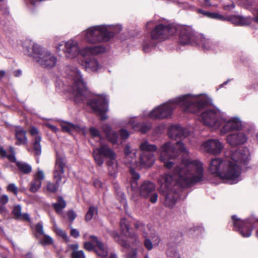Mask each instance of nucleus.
<instances>
[{"label": "nucleus", "mask_w": 258, "mask_h": 258, "mask_svg": "<svg viewBox=\"0 0 258 258\" xmlns=\"http://www.w3.org/2000/svg\"><path fill=\"white\" fill-rule=\"evenodd\" d=\"M223 148V144L217 139L209 140L203 143L201 146L202 150L215 155L220 154Z\"/></svg>", "instance_id": "nucleus-16"}, {"label": "nucleus", "mask_w": 258, "mask_h": 258, "mask_svg": "<svg viewBox=\"0 0 258 258\" xmlns=\"http://www.w3.org/2000/svg\"><path fill=\"white\" fill-rule=\"evenodd\" d=\"M29 132L34 140H37L38 138H41L38 130L34 126L31 127Z\"/></svg>", "instance_id": "nucleus-49"}, {"label": "nucleus", "mask_w": 258, "mask_h": 258, "mask_svg": "<svg viewBox=\"0 0 258 258\" xmlns=\"http://www.w3.org/2000/svg\"><path fill=\"white\" fill-rule=\"evenodd\" d=\"M130 172L133 178V180L131 184V188L133 190H135L138 188L137 180L140 178V175L137 172H136L135 169L133 168H131Z\"/></svg>", "instance_id": "nucleus-37"}, {"label": "nucleus", "mask_w": 258, "mask_h": 258, "mask_svg": "<svg viewBox=\"0 0 258 258\" xmlns=\"http://www.w3.org/2000/svg\"><path fill=\"white\" fill-rule=\"evenodd\" d=\"M106 51V48L102 46H96L94 47H87L81 51L82 55H86L88 53L91 54H98Z\"/></svg>", "instance_id": "nucleus-28"}, {"label": "nucleus", "mask_w": 258, "mask_h": 258, "mask_svg": "<svg viewBox=\"0 0 258 258\" xmlns=\"http://www.w3.org/2000/svg\"><path fill=\"white\" fill-rule=\"evenodd\" d=\"M127 125H131L132 128L136 131H139L141 133H146L149 131L151 128L150 124H141L136 120L135 117L131 118L127 123Z\"/></svg>", "instance_id": "nucleus-24"}, {"label": "nucleus", "mask_w": 258, "mask_h": 258, "mask_svg": "<svg viewBox=\"0 0 258 258\" xmlns=\"http://www.w3.org/2000/svg\"><path fill=\"white\" fill-rule=\"evenodd\" d=\"M59 51L62 50L65 56L68 58H74L79 53L80 50L77 41L69 40L68 41H63L56 46Z\"/></svg>", "instance_id": "nucleus-13"}, {"label": "nucleus", "mask_w": 258, "mask_h": 258, "mask_svg": "<svg viewBox=\"0 0 258 258\" xmlns=\"http://www.w3.org/2000/svg\"><path fill=\"white\" fill-rule=\"evenodd\" d=\"M9 197L8 196L6 195H3L0 197V203L2 204V205H6L9 201Z\"/></svg>", "instance_id": "nucleus-56"}, {"label": "nucleus", "mask_w": 258, "mask_h": 258, "mask_svg": "<svg viewBox=\"0 0 258 258\" xmlns=\"http://www.w3.org/2000/svg\"><path fill=\"white\" fill-rule=\"evenodd\" d=\"M8 190L13 192L16 196L18 194V188L14 183L10 184L7 187Z\"/></svg>", "instance_id": "nucleus-53"}, {"label": "nucleus", "mask_w": 258, "mask_h": 258, "mask_svg": "<svg viewBox=\"0 0 258 258\" xmlns=\"http://www.w3.org/2000/svg\"><path fill=\"white\" fill-rule=\"evenodd\" d=\"M41 140V138H38L37 140H34L33 149L36 155H39L41 153V147L40 144Z\"/></svg>", "instance_id": "nucleus-41"}, {"label": "nucleus", "mask_w": 258, "mask_h": 258, "mask_svg": "<svg viewBox=\"0 0 258 258\" xmlns=\"http://www.w3.org/2000/svg\"><path fill=\"white\" fill-rule=\"evenodd\" d=\"M234 7L235 5L232 3L228 5H225L223 7L224 9L226 11H231L233 10L234 8Z\"/></svg>", "instance_id": "nucleus-62"}, {"label": "nucleus", "mask_w": 258, "mask_h": 258, "mask_svg": "<svg viewBox=\"0 0 258 258\" xmlns=\"http://www.w3.org/2000/svg\"><path fill=\"white\" fill-rule=\"evenodd\" d=\"M89 238L94 243H95L94 251L96 254L100 258L106 257L108 254L107 245L102 242L98 237L95 236L91 235L89 236Z\"/></svg>", "instance_id": "nucleus-19"}, {"label": "nucleus", "mask_w": 258, "mask_h": 258, "mask_svg": "<svg viewBox=\"0 0 258 258\" xmlns=\"http://www.w3.org/2000/svg\"><path fill=\"white\" fill-rule=\"evenodd\" d=\"M72 250L71 253L72 258H86V255L83 250H79V245L78 244H73L69 246Z\"/></svg>", "instance_id": "nucleus-33"}, {"label": "nucleus", "mask_w": 258, "mask_h": 258, "mask_svg": "<svg viewBox=\"0 0 258 258\" xmlns=\"http://www.w3.org/2000/svg\"><path fill=\"white\" fill-rule=\"evenodd\" d=\"M82 66L88 72H96L101 68L98 61L93 57L82 60Z\"/></svg>", "instance_id": "nucleus-22"}, {"label": "nucleus", "mask_w": 258, "mask_h": 258, "mask_svg": "<svg viewBox=\"0 0 258 258\" xmlns=\"http://www.w3.org/2000/svg\"><path fill=\"white\" fill-rule=\"evenodd\" d=\"M15 132V138L17 140L16 144L18 145L26 144L27 142V138L26 135V133L23 128L20 126H16Z\"/></svg>", "instance_id": "nucleus-27"}, {"label": "nucleus", "mask_w": 258, "mask_h": 258, "mask_svg": "<svg viewBox=\"0 0 258 258\" xmlns=\"http://www.w3.org/2000/svg\"><path fill=\"white\" fill-rule=\"evenodd\" d=\"M66 167L65 160L61 157H57L55 166L53 171V178L57 184H60L64 172Z\"/></svg>", "instance_id": "nucleus-18"}, {"label": "nucleus", "mask_w": 258, "mask_h": 258, "mask_svg": "<svg viewBox=\"0 0 258 258\" xmlns=\"http://www.w3.org/2000/svg\"><path fill=\"white\" fill-rule=\"evenodd\" d=\"M68 216L69 220L70 221L73 222L75 219L76 215L73 211H69L68 212Z\"/></svg>", "instance_id": "nucleus-57"}, {"label": "nucleus", "mask_w": 258, "mask_h": 258, "mask_svg": "<svg viewBox=\"0 0 258 258\" xmlns=\"http://www.w3.org/2000/svg\"><path fill=\"white\" fill-rule=\"evenodd\" d=\"M61 127L63 131L71 134L77 132L85 135L86 129L85 126H80L70 122L63 121L61 123Z\"/></svg>", "instance_id": "nucleus-21"}, {"label": "nucleus", "mask_w": 258, "mask_h": 258, "mask_svg": "<svg viewBox=\"0 0 258 258\" xmlns=\"http://www.w3.org/2000/svg\"><path fill=\"white\" fill-rule=\"evenodd\" d=\"M66 73L73 80V85L70 87L69 91L76 99H82L87 92V87L83 81L80 71L75 67L69 66L66 69Z\"/></svg>", "instance_id": "nucleus-7"}, {"label": "nucleus", "mask_w": 258, "mask_h": 258, "mask_svg": "<svg viewBox=\"0 0 258 258\" xmlns=\"http://www.w3.org/2000/svg\"><path fill=\"white\" fill-rule=\"evenodd\" d=\"M96 209L95 208H90L86 215V220L87 221L91 220L94 214L96 213Z\"/></svg>", "instance_id": "nucleus-50"}, {"label": "nucleus", "mask_w": 258, "mask_h": 258, "mask_svg": "<svg viewBox=\"0 0 258 258\" xmlns=\"http://www.w3.org/2000/svg\"><path fill=\"white\" fill-rule=\"evenodd\" d=\"M84 248L88 251H91L92 250H94L95 248V243H94V245L91 242H85L84 243Z\"/></svg>", "instance_id": "nucleus-52"}, {"label": "nucleus", "mask_w": 258, "mask_h": 258, "mask_svg": "<svg viewBox=\"0 0 258 258\" xmlns=\"http://www.w3.org/2000/svg\"><path fill=\"white\" fill-rule=\"evenodd\" d=\"M120 226L122 232L128 233L129 237L133 240V243L135 244L140 243L138 235L135 233L130 232L129 224L125 218H122L120 220Z\"/></svg>", "instance_id": "nucleus-23"}, {"label": "nucleus", "mask_w": 258, "mask_h": 258, "mask_svg": "<svg viewBox=\"0 0 258 258\" xmlns=\"http://www.w3.org/2000/svg\"><path fill=\"white\" fill-rule=\"evenodd\" d=\"M233 225L235 228L239 231L243 237H247L251 235L252 228L254 222L258 221L255 218L246 219L245 221L241 220L237 218L236 216H232ZM256 236L258 238V230L256 232Z\"/></svg>", "instance_id": "nucleus-12"}, {"label": "nucleus", "mask_w": 258, "mask_h": 258, "mask_svg": "<svg viewBox=\"0 0 258 258\" xmlns=\"http://www.w3.org/2000/svg\"><path fill=\"white\" fill-rule=\"evenodd\" d=\"M155 188L156 186L153 182L146 181L140 187V195L146 199L149 198L151 203H155L158 199V195L155 192Z\"/></svg>", "instance_id": "nucleus-14"}, {"label": "nucleus", "mask_w": 258, "mask_h": 258, "mask_svg": "<svg viewBox=\"0 0 258 258\" xmlns=\"http://www.w3.org/2000/svg\"><path fill=\"white\" fill-rule=\"evenodd\" d=\"M53 227H54V230L55 232L58 235L61 236L64 240H66L67 241L69 240L67 233L65 231H64L63 230H62L61 229L58 228L57 226L55 223H54Z\"/></svg>", "instance_id": "nucleus-42"}, {"label": "nucleus", "mask_w": 258, "mask_h": 258, "mask_svg": "<svg viewBox=\"0 0 258 258\" xmlns=\"http://www.w3.org/2000/svg\"><path fill=\"white\" fill-rule=\"evenodd\" d=\"M155 161L154 155L151 153H143L140 156V162L145 167H150Z\"/></svg>", "instance_id": "nucleus-29"}, {"label": "nucleus", "mask_w": 258, "mask_h": 258, "mask_svg": "<svg viewBox=\"0 0 258 258\" xmlns=\"http://www.w3.org/2000/svg\"><path fill=\"white\" fill-rule=\"evenodd\" d=\"M122 30L120 25H101L90 27L83 32L85 40L89 43L96 44L108 41L115 34Z\"/></svg>", "instance_id": "nucleus-5"}, {"label": "nucleus", "mask_w": 258, "mask_h": 258, "mask_svg": "<svg viewBox=\"0 0 258 258\" xmlns=\"http://www.w3.org/2000/svg\"><path fill=\"white\" fill-rule=\"evenodd\" d=\"M93 111L101 115V119L105 120L107 116L105 114L108 111V101L104 96H94L88 103Z\"/></svg>", "instance_id": "nucleus-11"}, {"label": "nucleus", "mask_w": 258, "mask_h": 258, "mask_svg": "<svg viewBox=\"0 0 258 258\" xmlns=\"http://www.w3.org/2000/svg\"><path fill=\"white\" fill-rule=\"evenodd\" d=\"M124 153L125 155V163L126 164H131L136 161V154L132 153L131 151V148L129 145H126L124 149Z\"/></svg>", "instance_id": "nucleus-34"}, {"label": "nucleus", "mask_w": 258, "mask_h": 258, "mask_svg": "<svg viewBox=\"0 0 258 258\" xmlns=\"http://www.w3.org/2000/svg\"><path fill=\"white\" fill-rule=\"evenodd\" d=\"M93 156L96 163L99 166H102L104 162L103 156L107 158L108 161L107 165L110 174H113L116 172L118 166L116 155L108 146L101 145L100 148L95 149L93 151Z\"/></svg>", "instance_id": "nucleus-8"}, {"label": "nucleus", "mask_w": 258, "mask_h": 258, "mask_svg": "<svg viewBox=\"0 0 258 258\" xmlns=\"http://www.w3.org/2000/svg\"><path fill=\"white\" fill-rule=\"evenodd\" d=\"M200 39V45L205 51L214 50L218 46V44L217 42L213 41L205 37L201 36Z\"/></svg>", "instance_id": "nucleus-25"}, {"label": "nucleus", "mask_w": 258, "mask_h": 258, "mask_svg": "<svg viewBox=\"0 0 258 258\" xmlns=\"http://www.w3.org/2000/svg\"><path fill=\"white\" fill-rule=\"evenodd\" d=\"M224 121L222 123V127L220 130L221 134H225L226 133L238 130L242 126L241 122L240 119L236 117L230 118L228 120L223 118Z\"/></svg>", "instance_id": "nucleus-17"}, {"label": "nucleus", "mask_w": 258, "mask_h": 258, "mask_svg": "<svg viewBox=\"0 0 258 258\" xmlns=\"http://www.w3.org/2000/svg\"><path fill=\"white\" fill-rule=\"evenodd\" d=\"M249 156L246 148L226 153L228 158L225 159L216 158L211 160L210 171L230 184L236 183L241 179V166L247 163Z\"/></svg>", "instance_id": "nucleus-2"}, {"label": "nucleus", "mask_w": 258, "mask_h": 258, "mask_svg": "<svg viewBox=\"0 0 258 258\" xmlns=\"http://www.w3.org/2000/svg\"><path fill=\"white\" fill-rule=\"evenodd\" d=\"M93 184L94 186L97 188H100L102 187L101 182L97 179H95L93 180Z\"/></svg>", "instance_id": "nucleus-61"}, {"label": "nucleus", "mask_w": 258, "mask_h": 258, "mask_svg": "<svg viewBox=\"0 0 258 258\" xmlns=\"http://www.w3.org/2000/svg\"><path fill=\"white\" fill-rule=\"evenodd\" d=\"M231 22L237 25H248L251 22V19L248 17H244L240 16H234L231 18Z\"/></svg>", "instance_id": "nucleus-32"}, {"label": "nucleus", "mask_w": 258, "mask_h": 258, "mask_svg": "<svg viewBox=\"0 0 258 258\" xmlns=\"http://www.w3.org/2000/svg\"><path fill=\"white\" fill-rule=\"evenodd\" d=\"M203 165L200 161L184 158L180 165L175 167L173 176L169 174L161 176L160 191L165 198V205L172 208L175 204L178 195L173 189V183L185 187L199 182L203 179Z\"/></svg>", "instance_id": "nucleus-1"}, {"label": "nucleus", "mask_w": 258, "mask_h": 258, "mask_svg": "<svg viewBox=\"0 0 258 258\" xmlns=\"http://www.w3.org/2000/svg\"><path fill=\"white\" fill-rule=\"evenodd\" d=\"M21 210L22 208L20 205L15 206L12 210V214L18 219L29 221L30 218L29 214L28 213L22 214Z\"/></svg>", "instance_id": "nucleus-31"}, {"label": "nucleus", "mask_w": 258, "mask_h": 258, "mask_svg": "<svg viewBox=\"0 0 258 258\" xmlns=\"http://www.w3.org/2000/svg\"><path fill=\"white\" fill-rule=\"evenodd\" d=\"M179 41L183 44L197 42L194 30L190 26H182L179 28Z\"/></svg>", "instance_id": "nucleus-15"}, {"label": "nucleus", "mask_w": 258, "mask_h": 258, "mask_svg": "<svg viewBox=\"0 0 258 258\" xmlns=\"http://www.w3.org/2000/svg\"><path fill=\"white\" fill-rule=\"evenodd\" d=\"M90 132L91 136L93 137H100L99 131L94 127H92L90 128Z\"/></svg>", "instance_id": "nucleus-54"}, {"label": "nucleus", "mask_w": 258, "mask_h": 258, "mask_svg": "<svg viewBox=\"0 0 258 258\" xmlns=\"http://www.w3.org/2000/svg\"><path fill=\"white\" fill-rule=\"evenodd\" d=\"M9 160L12 162H15L16 161V158L15 156V153H11L9 155H7V156Z\"/></svg>", "instance_id": "nucleus-63"}, {"label": "nucleus", "mask_w": 258, "mask_h": 258, "mask_svg": "<svg viewBox=\"0 0 258 258\" xmlns=\"http://www.w3.org/2000/svg\"><path fill=\"white\" fill-rule=\"evenodd\" d=\"M16 165L19 170L24 174H29L32 171L31 166L26 163L17 162Z\"/></svg>", "instance_id": "nucleus-36"}, {"label": "nucleus", "mask_w": 258, "mask_h": 258, "mask_svg": "<svg viewBox=\"0 0 258 258\" xmlns=\"http://www.w3.org/2000/svg\"><path fill=\"white\" fill-rule=\"evenodd\" d=\"M41 185V182L34 178L30 187V191L35 192L40 188Z\"/></svg>", "instance_id": "nucleus-44"}, {"label": "nucleus", "mask_w": 258, "mask_h": 258, "mask_svg": "<svg viewBox=\"0 0 258 258\" xmlns=\"http://www.w3.org/2000/svg\"><path fill=\"white\" fill-rule=\"evenodd\" d=\"M135 227L137 231L142 232V235H143V233H147L145 231V225L140 222V221H136L135 223Z\"/></svg>", "instance_id": "nucleus-45"}, {"label": "nucleus", "mask_w": 258, "mask_h": 258, "mask_svg": "<svg viewBox=\"0 0 258 258\" xmlns=\"http://www.w3.org/2000/svg\"><path fill=\"white\" fill-rule=\"evenodd\" d=\"M57 213H59L66 207V203L61 197H58L57 202L53 204Z\"/></svg>", "instance_id": "nucleus-38"}, {"label": "nucleus", "mask_w": 258, "mask_h": 258, "mask_svg": "<svg viewBox=\"0 0 258 258\" xmlns=\"http://www.w3.org/2000/svg\"><path fill=\"white\" fill-rule=\"evenodd\" d=\"M36 229L37 232H38L41 234H44L43 227V225L42 224L38 223L36 225Z\"/></svg>", "instance_id": "nucleus-59"}, {"label": "nucleus", "mask_w": 258, "mask_h": 258, "mask_svg": "<svg viewBox=\"0 0 258 258\" xmlns=\"http://www.w3.org/2000/svg\"><path fill=\"white\" fill-rule=\"evenodd\" d=\"M247 140L246 135L241 132L229 134L226 138L227 142L232 146L243 144L247 141Z\"/></svg>", "instance_id": "nucleus-20"}, {"label": "nucleus", "mask_w": 258, "mask_h": 258, "mask_svg": "<svg viewBox=\"0 0 258 258\" xmlns=\"http://www.w3.org/2000/svg\"><path fill=\"white\" fill-rule=\"evenodd\" d=\"M5 206V205H2V204L0 203V214L5 216L8 213V210Z\"/></svg>", "instance_id": "nucleus-58"}, {"label": "nucleus", "mask_w": 258, "mask_h": 258, "mask_svg": "<svg viewBox=\"0 0 258 258\" xmlns=\"http://www.w3.org/2000/svg\"><path fill=\"white\" fill-rule=\"evenodd\" d=\"M53 242V239L49 236L44 234L43 239L41 240V243L44 245H49L52 244Z\"/></svg>", "instance_id": "nucleus-51"}, {"label": "nucleus", "mask_w": 258, "mask_h": 258, "mask_svg": "<svg viewBox=\"0 0 258 258\" xmlns=\"http://www.w3.org/2000/svg\"><path fill=\"white\" fill-rule=\"evenodd\" d=\"M44 178L45 175L44 172L42 170L38 168L37 172L34 176V178L41 182L42 180L44 179Z\"/></svg>", "instance_id": "nucleus-47"}, {"label": "nucleus", "mask_w": 258, "mask_h": 258, "mask_svg": "<svg viewBox=\"0 0 258 258\" xmlns=\"http://www.w3.org/2000/svg\"><path fill=\"white\" fill-rule=\"evenodd\" d=\"M120 136L122 139H126L128 138L130 134L127 130L122 128L120 131Z\"/></svg>", "instance_id": "nucleus-55"}, {"label": "nucleus", "mask_w": 258, "mask_h": 258, "mask_svg": "<svg viewBox=\"0 0 258 258\" xmlns=\"http://www.w3.org/2000/svg\"><path fill=\"white\" fill-rule=\"evenodd\" d=\"M110 234L120 245L124 247H128V244L121 238L120 235L116 231H110Z\"/></svg>", "instance_id": "nucleus-39"}, {"label": "nucleus", "mask_w": 258, "mask_h": 258, "mask_svg": "<svg viewBox=\"0 0 258 258\" xmlns=\"http://www.w3.org/2000/svg\"><path fill=\"white\" fill-rule=\"evenodd\" d=\"M71 235L75 238H77L80 235V233L76 229L71 228Z\"/></svg>", "instance_id": "nucleus-60"}, {"label": "nucleus", "mask_w": 258, "mask_h": 258, "mask_svg": "<svg viewBox=\"0 0 258 258\" xmlns=\"http://www.w3.org/2000/svg\"><path fill=\"white\" fill-rule=\"evenodd\" d=\"M148 233H143V236L145 238L144 245L148 250H151L153 247V243L151 242V239L149 238Z\"/></svg>", "instance_id": "nucleus-43"}, {"label": "nucleus", "mask_w": 258, "mask_h": 258, "mask_svg": "<svg viewBox=\"0 0 258 258\" xmlns=\"http://www.w3.org/2000/svg\"><path fill=\"white\" fill-rule=\"evenodd\" d=\"M127 258H138L137 251L134 250L132 252L128 253L127 255Z\"/></svg>", "instance_id": "nucleus-64"}, {"label": "nucleus", "mask_w": 258, "mask_h": 258, "mask_svg": "<svg viewBox=\"0 0 258 258\" xmlns=\"http://www.w3.org/2000/svg\"><path fill=\"white\" fill-rule=\"evenodd\" d=\"M199 12L200 13H202V14H204L205 16H206L207 17L210 18L222 20H225V19L224 18V17L223 16L220 15L218 13L206 12V11H204L201 10H199Z\"/></svg>", "instance_id": "nucleus-40"}, {"label": "nucleus", "mask_w": 258, "mask_h": 258, "mask_svg": "<svg viewBox=\"0 0 258 258\" xmlns=\"http://www.w3.org/2000/svg\"><path fill=\"white\" fill-rule=\"evenodd\" d=\"M182 152L186 154H188L184 143L178 141L175 144L167 142L161 147L160 149V160L164 163V166L167 168H171L173 163L169 160L173 159L178 156V152Z\"/></svg>", "instance_id": "nucleus-6"}, {"label": "nucleus", "mask_w": 258, "mask_h": 258, "mask_svg": "<svg viewBox=\"0 0 258 258\" xmlns=\"http://www.w3.org/2000/svg\"><path fill=\"white\" fill-rule=\"evenodd\" d=\"M222 113L217 109L212 108L206 110L201 115L203 123L214 129L218 128L222 125L223 120Z\"/></svg>", "instance_id": "nucleus-10"}, {"label": "nucleus", "mask_w": 258, "mask_h": 258, "mask_svg": "<svg viewBox=\"0 0 258 258\" xmlns=\"http://www.w3.org/2000/svg\"><path fill=\"white\" fill-rule=\"evenodd\" d=\"M102 130L106 134L107 138L112 143H115L117 142V136L115 132L112 131L109 125L107 124H104L102 127Z\"/></svg>", "instance_id": "nucleus-30"}, {"label": "nucleus", "mask_w": 258, "mask_h": 258, "mask_svg": "<svg viewBox=\"0 0 258 258\" xmlns=\"http://www.w3.org/2000/svg\"><path fill=\"white\" fill-rule=\"evenodd\" d=\"M168 134L170 138H182L184 137L183 128L179 125H172L169 129Z\"/></svg>", "instance_id": "nucleus-26"}, {"label": "nucleus", "mask_w": 258, "mask_h": 258, "mask_svg": "<svg viewBox=\"0 0 258 258\" xmlns=\"http://www.w3.org/2000/svg\"><path fill=\"white\" fill-rule=\"evenodd\" d=\"M25 53L32 57L39 65L48 69H52L57 63L56 57L48 50L31 41H27L23 45Z\"/></svg>", "instance_id": "nucleus-4"}, {"label": "nucleus", "mask_w": 258, "mask_h": 258, "mask_svg": "<svg viewBox=\"0 0 258 258\" xmlns=\"http://www.w3.org/2000/svg\"><path fill=\"white\" fill-rule=\"evenodd\" d=\"M59 185V184H57L56 182L55 183L48 182L47 183L46 188L49 191L54 192L57 190Z\"/></svg>", "instance_id": "nucleus-46"}, {"label": "nucleus", "mask_w": 258, "mask_h": 258, "mask_svg": "<svg viewBox=\"0 0 258 258\" xmlns=\"http://www.w3.org/2000/svg\"><path fill=\"white\" fill-rule=\"evenodd\" d=\"M140 149L144 153H151L157 150V147L154 145L150 144L147 141H144L140 145Z\"/></svg>", "instance_id": "nucleus-35"}, {"label": "nucleus", "mask_w": 258, "mask_h": 258, "mask_svg": "<svg viewBox=\"0 0 258 258\" xmlns=\"http://www.w3.org/2000/svg\"><path fill=\"white\" fill-rule=\"evenodd\" d=\"M206 103L205 98L201 95L186 94L170 100L154 108L148 116L153 119L168 117L172 114L173 109L177 106L181 107L185 112L196 113L203 108Z\"/></svg>", "instance_id": "nucleus-3"}, {"label": "nucleus", "mask_w": 258, "mask_h": 258, "mask_svg": "<svg viewBox=\"0 0 258 258\" xmlns=\"http://www.w3.org/2000/svg\"><path fill=\"white\" fill-rule=\"evenodd\" d=\"M177 29L175 26L168 21L159 22L151 33L152 39L161 41L174 35Z\"/></svg>", "instance_id": "nucleus-9"}, {"label": "nucleus", "mask_w": 258, "mask_h": 258, "mask_svg": "<svg viewBox=\"0 0 258 258\" xmlns=\"http://www.w3.org/2000/svg\"><path fill=\"white\" fill-rule=\"evenodd\" d=\"M150 234L151 235L149 236V237L151 238L154 245L157 246L161 241L160 237L158 235L155 233H152L151 232Z\"/></svg>", "instance_id": "nucleus-48"}]
</instances>
